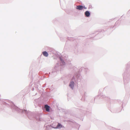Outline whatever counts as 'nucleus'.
Wrapping results in <instances>:
<instances>
[{"instance_id":"39448f33","label":"nucleus","mask_w":130,"mask_h":130,"mask_svg":"<svg viewBox=\"0 0 130 130\" xmlns=\"http://www.w3.org/2000/svg\"><path fill=\"white\" fill-rule=\"evenodd\" d=\"M43 54L44 56L45 57H47L48 55V54L47 53L46 51H44L43 52Z\"/></svg>"},{"instance_id":"f257e3e1","label":"nucleus","mask_w":130,"mask_h":130,"mask_svg":"<svg viewBox=\"0 0 130 130\" xmlns=\"http://www.w3.org/2000/svg\"><path fill=\"white\" fill-rule=\"evenodd\" d=\"M84 8V6H77L76 8V9L79 10H82Z\"/></svg>"},{"instance_id":"f03ea898","label":"nucleus","mask_w":130,"mask_h":130,"mask_svg":"<svg viewBox=\"0 0 130 130\" xmlns=\"http://www.w3.org/2000/svg\"><path fill=\"white\" fill-rule=\"evenodd\" d=\"M50 107L48 106L45 105V108L46 109V111H49L50 110Z\"/></svg>"},{"instance_id":"0eeeda50","label":"nucleus","mask_w":130,"mask_h":130,"mask_svg":"<svg viewBox=\"0 0 130 130\" xmlns=\"http://www.w3.org/2000/svg\"><path fill=\"white\" fill-rule=\"evenodd\" d=\"M84 8L85 9H86L87 8L85 7V6H84V8Z\"/></svg>"},{"instance_id":"423d86ee","label":"nucleus","mask_w":130,"mask_h":130,"mask_svg":"<svg viewBox=\"0 0 130 130\" xmlns=\"http://www.w3.org/2000/svg\"><path fill=\"white\" fill-rule=\"evenodd\" d=\"M61 127H62L61 125L60 124H59V123L58 124L57 126V128H59Z\"/></svg>"},{"instance_id":"20e7f679","label":"nucleus","mask_w":130,"mask_h":130,"mask_svg":"<svg viewBox=\"0 0 130 130\" xmlns=\"http://www.w3.org/2000/svg\"><path fill=\"white\" fill-rule=\"evenodd\" d=\"M90 12L88 11H87L85 12V15L87 17H89L90 15Z\"/></svg>"},{"instance_id":"7ed1b4c3","label":"nucleus","mask_w":130,"mask_h":130,"mask_svg":"<svg viewBox=\"0 0 130 130\" xmlns=\"http://www.w3.org/2000/svg\"><path fill=\"white\" fill-rule=\"evenodd\" d=\"M74 83L73 82H70L69 86L72 89H73L74 86Z\"/></svg>"}]
</instances>
